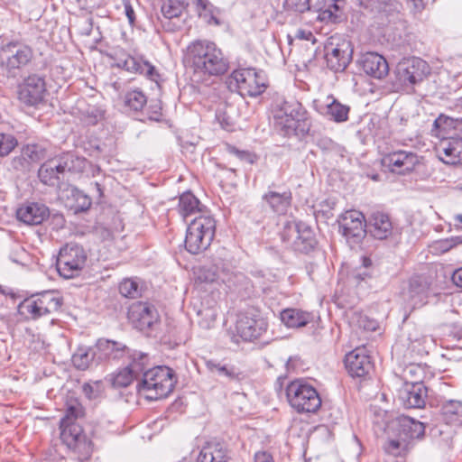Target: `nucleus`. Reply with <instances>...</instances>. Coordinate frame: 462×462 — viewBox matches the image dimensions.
<instances>
[{
	"instance_id": "1",
	"label": "nucleus",
	"mask_w": 462,
	"mask_h": 462,
	"mask_svg": "<svg viewBox=\"0 0 462 462\" xmlns=\"http://www.w3.org/2000/svg\"><path fill=\"white\" fill-rule=\"evenodd\" d=\"M185 60L195 75L202 77L222 76L229 69V61L221 49L208 40L190 42L187 47Z\"/></svg>"
},
{
	"instance_id": "2",
	"label": "nucleus",
	"mask_w": 462,
	"mask_h": 462,
	"mask_svg": "<svg viewBox=\"0 0 462 462\" xmlns=\"http://www.w3.org/2000/svg\"><path fill=\"white\" fill-rule=\"evenodd\" d=\"M275 128L284 136L305 135L310 131L307 110L297 100L277 98L273 105Z\"/></svg>"
},
{
	"instance_id": "3",
	"label": "nucleus",
	"mask_w": 462,
	"mask_h": 462,
	"mask_svg": "<svg viewBox=\"0 0 462 462\" xmlns=\"http://www.w3.org/2000/svg\"><path fill=\"white\" fill-rule=\"evenodd\" d=\"M33 60L34 51L24 42L12 40L0 47V69L7 79L21 78Z\"/></svg>"
},
{
	"instance_id": "4",
	"label": "nucleus",
	"mask_w": 462,
	"mask_h": 462,
	"mask_svg": "<svg viewBox=\"0 0 462 462\" xmlns=\"http://www.w3.org/2000/svg\"><path fill=\"white\" fill-rule=\"evenodd\" d=\"M85 166L84 158L66 152L43 162L38 171V177L45 185L59 187L68 172H81Z\"/></svg>"
},
{
	"instance_id": "5",
	"label": "nucleus",
	"mask_w": 462,
	"mask_h": 462,
	"mask_svg": "<svg viewBox=\"0 0 462 462\" xmlns=\"http://www.w3.org/2000/svg\"><path fill=\"white\" fill-rule=\"evenodd\" d=\"M176 382L175 373L171 368L159 365L143 373L137 388L147 400L156 401L167 397L173 391Z\"/></svg>"
},
{
	"instance_id": "6",
	"label": "nucleus",
	"mask_w": 462,
	"mask_h": 462,
	"mask_svg": "<svg viewBox=\"0 0 462 462\" xmlns=\"http://www.w3.org/2000/svg\"><path fill=\"white\" fill-rule=\"evenodd\" d=\"M216 234V220L210 214L197 216L188 225L185 248L191 254L207 250Z\"/></svg>"
},
{
	"instance_id": "7",
	"label": "nucleus",
	"mask_w": 462,
	"mask_h": 462,
	"mask_svg": "<svg viewBox=\"0 0 462 462\" xmlns=\"http://www.w3.org/2000/svg\"><path fill=\"white\" fill-rule=\"evenodd\" d=\"M430 72L431 68L424 60L415 56L403 58L395 66L393 84L397 88L414 91Z\"/></svg>"
},
{
	"instance_id": "8",
	"label": "nucleus",
	"mask_w": 462,
	"mask_h": 462,
	"mask_svg": "<svg viewBox=\"0 0 462 462\" xmlns=\"http://www.w3.org/2000/svg\"><path fill=\"white\" fill-rule=\"evenodd\" d=\"M285 391L289 404L298 413H315L321 406L317 389L302 379L290 382Z\"/></svg>"
},
{
	"instance_id": "9",
	"label": "nucleus",
	"mask_w": 462,
	"mask_h": 462,
	"mask_svg": "<svg viewBox=\"0 0 462 462\" xmlns=\"http://www.w3.org/2000/svg\"><path fill=\"white\" fill-rule=\"evenodd\" d=\"M226 84L231 91H236L243 97H255L267 88L264 73L254 68L235 69L227 78Z\"/></svg>"
},
{
	"instance_id": "10",
	"label": "nucleus",
	"mask_w": 462,
	"mask_h": 462,
	"mask_svg": "<svg viewBox=\"0 0 462 462\" xmlns=\"http://www.w3.org/2000/svg\"><path fill=\"white\" fill-rule=\"evenodd\" d=\"M60 439L79 462H88L93 453V443L79 423L60 424Z\"/></svg>"
},
{
	"instance_id": "11",
	"label": "nucleus",
	"mask_w": 462,
	"mask_h": 462,
	"mask_svg": "<svg viewBox=\"0 0 462 462\" xmlns=\"http://www.w3.org/2000/svg\"><path fill=\"white\" fill-rule=\"evenodd\" d=\"M87 261L84 248L76 244H66L60 249L56 261L59 274L65 279H71L79 275Z\"/></svg>"
},
{
	"instance_id": "12",
	"label": "nucleus",
	"mask_w": 462,
	"mask_h": 462,
	"mask_svg": "<svg viewBox=\"0 0 462 462\" xmlns=\"http://www.w3.org/2000/svg\"><path fill=\"white\" fill-rule=\"evenodd\" d=\"M109 57L116 60V67L124 69L128 72L144 75L154 82H158L161 79L159 72L153 65L142 58L131 56L124 49L115 48L109 54Z\"/></svg>"
},
{
	"instance_id": "13",
	"label": "nucleus",
	"mask_w": 462,
	"mask_h": 462,
	"mask_svg": "<svg viewBox=\"0 0 462 462\" xmlns=\"http://www.w3.org/2000/svg\"><path fill=\"white\" fill-rule=\"evenodd\" d=\"M267 320L254 310H246L238 315L236 331L244 341H254L266 332Z\"/></svg>"
},
{
	"instance_id": "14",
	"label": "nucleus",
	"mask_w": 462,
	"mask_h": 462,
	"mask_svg": "<svg viewBox=\"0 0 462 462\" xmlns=\"http://www.w3.org/2000/svg\"><path fill=\"white\" fill-rule=\"evenodd\" d=\"M388 428L411 448L415 440H422L425 437L426 424L405 415L393 419Z\"/></svg>"
},
{
	"instance_id": "15",
	"label": "nucleus",
	"mask_w": 462,
	"mask_h": 462,
	"mask_svg": "<svg viewBox=\"0 0 462 462\" xmlns=\"http://www.w3.org/2000/svg\"><path fill=\"white\" fill-rule=\"evenodd\" d=\"M18 99L27 106H36L44 100L46 82L42 76L29 74L17 87Z\"/></svg>"
},
{
	"instance_id": "16",
	"label": "nucleus",
	"mask_w": 462,
	"mask_h": 462,
	"mask_svg": "<svg viewBox=\"0 0 462 462\" xmlns=\"http://www.w3.org/2000/svg\"><path fill=\"white\" fill-rule=\"evenodd\" d=\"M339 230L349 244H359L365 236L366 225L365 216L357 210H348L338 219Z\"/></svg>"
},
{
	"instance_id": "17",
	"label": "nucleus",
	"mask_w": 462,
	"mask_h": 462,
	"mask_svg": "<svg viewBox=\"0 0 462 462\" xmlns=\"http://www.w3.org/2000/svg\"><path fill=\"white\" fill-rule=\"evenodd\" d=\"M353 48L346 40L334 44L329 42L325 45L327 67L334 72H343L352 60Z\"/></svg>"
},
{
	"instance_id": "18",
	"label": "nucleus",
	"mask_w": 462,
	"mask_h": 462,
	"mask_svg": "<svg viewBox=\"0 0 462 462\" xmlns=\"http://www.w3.org/2000/svg\"><path fill=\"white\" fill-rule=\"evenodd\" d=\"M430 294L431 282L423 275L412 276L409 281L408 288L402 292L404 300L411 310L425 305Z\"/></svg>"
},
{
	"instance_id": "19",
	"label": "nucleus",
	"mask_w": 462,
	"mask_h": 462,
	"mask_svg": "<svg viewBox=\"0 0 462 462\" xmlns=\"http://www.w3.org/2000/svg\"><path fill=\"white\" fill-rule=\"evenodd\" d=\"M398 399L405 408H424L428 399V388L423 382H405L398 391Z\"/></svg>"
},
{
	"instance_id": "20",
	"label": "nucleus",
	"mask_w": 462,
	"mask_h": 462,
	"mask_svg": "<svg viewBox=\"0 0 462 462\" xmlns=\"http://www.w3.org/2000/svg\"><path fill=\"white\" fill-rule=\"evenodd\" d=\"M438 158L448 165L462 164V137L454 134L452 136L441 138L435 143Z\"/></svg>"
},
{
	"instance_id": "21",
	"label": "nucleus",
	"mask_w": 462,
	"mask_h": 462,
	"mask_svg": "<svg viewBox=\"0 0 462 462\" xmlns=\"http://www.w3.org/2000/svg\"><path fill=\"white\" fill-rule=\"evenodd\" d=\"M418 162L419 159L415 152L404 150L388 152L382 158L383 166L398 174L411 171Z\"/></svg>"
},
{
	"instance_id": "22",
	"label": "nucleus",
	"mask_w": 462,
	"mask_h": 462,
	"mask_svg": "<svg viewBox=\"0 0 462 462\" xmlns=\"http://www.w3.org/2000/svg\"><path fill=\"white\" fill-rule=\"evenodd\" d=\"M344 363L347 373L352 377H365L374 369V364L365 347H356L347 353Z\"/></svg>"
},
{
	"instance_id": "23",
	"label": "nucleus",
	"mask_w": 462,
	"mask_h": 462,
	"mask_svg": "<svg viewBox=\"0 0 462 462\" xmlns=\"http://www.w3.org/2000/svg\"><path fill=\"white\" fill-rule=\"evenodd\" d=\"M129 319L137 329L145 330L157 323L160 316L157 309L152 304L138 301L130 307Z\"/></svg>"
},
{
	"instance_id": "24",
	"label": "nucleus",
	"mask_w": 462,
	"mask_h": 462,
	"mask_svg": "<svg viewBox=\"0 0 462 462\" xmlns=\"http://www.w3.org/2000/svg\"><path fill=\"white\" fill-rule=\"evenodd\" d=\"M97 356V363L110 360H119L129 353V347L119 341L99 338L94 345Z\"/></svg>"
},
{
	"instance_id": "25",
	"label": "nucleus",
	"mask_w": 462,
	"mask_h": 462,
	"mask_svg": "<svg viewBox=\"0 0 462 462\" xmlns=\"http://www.w3.org/2000/svg\"><path fill=\"white\" fill-rule=\"evenodd\" d=\"M362 70L368 76L382 79L389 73V65L385 58L376 52H366L358 60Z\"/></svg>"
},
{
	"instance_id": "26",
	"label": "nucleus",
	"mask_w": 462,
	"mask_h": 462,
	"mask_svg": "<svg viewBox=\"0 0 462 462\" xmlns=\"http://www.w3.org/2000/svg\"><path fill=\"white\" fill-rule=\"evenodd\" d=\"M49 216V208L37 202L24 204L16 211L17 219L28 226L41 225Z\"/></svg>"
},
{
	"instance_id": "27",
	"label": "nucleus",
	"mask_w": 462,
	"mask_h": 462,
	"mask_svg": "<svg viewBox=\"0 0 462 462\" xmlns=\"http://www.w3.org/2000/svg\"><path fill=\"white\" fill-rule=\"evenodd\" d=\"M316 110L328 120L340 124L348 120L350 107L333 97H328L327 103L317 105Z\"/></svg>"
},
{
	"instance_id": "28",
	"label": "nucleus",
	"mask_w": 462,
	"mask_h": 462,
	"mask_svg": "<svg viewBox=\"0 0 462 462\" xmlns=\"http://www.w3.org/2000/svg\"><path fill=\"white\" fill-rule=\"evenodd\" d=\"M366 230L373 237L379 240L388 238L393 232V224L390 217L383 212H374L371 215Z\"/></svg>"
},
{
	"instance_id": "29",
	"label": "nucleus",
	"mask_w": 462,
	"mask_h": 462,
	"mask_svg": "<svg viewBox=\"0 0 462 462\" xmlns=\"http://www.w3.org/2000/svg\"><path fill=\"white\" fill-rule=\"evenodd\" d=\"M316 245L317 239L311 227L302 221L298 222V231L292 241V249L299 253L309 254Z\"/></svg>"
},
{
	"instance_id": "30",
	"label": "nucleus",
	"mask_w": 462,
	"mask_h": 462,
	"mask_svg": "<svg viewBox=\"0 0 462 462\" xmlns=\"http://www.w3.org/2000/svg\"><path fill=\"white\" fill-rule=\"evenodd\" d=\"M263 200L273 212L285 215L291 205L292 195L289 189L282 192L269 190L263 195Z\"/></svg>"
},
{
	"instance_id": "31",
	"label": "nucleus",
	"mask_w": 462,
	"mask_h": 462,
	"mask_svg": "<svg viewBox=\"0 0 462 462\" xmlns=\"http://www.w3.org/2000/svg\"><path fill=\"white\" fill-rule=\"evenodd\" d=\"M229 458L228 451L223 444L209 442L201 448L197 462H228Z\"/></svg>"
},
{
	"instance_id": "32",
	"label": "nucleus",
	"mask_w": 462,
	"mask_h": 462,
	"mask_svg": "<svg viewBox=\"0 0 462 462\" xmlns=\"http://www.w3.org/2000/svg\"><path fill=\"white\" fill-rule=\"evenodd\" d=\"M178 208L184 219L191 215L209 214L207 208L189 191L180 195Z\"/></svg>"
},
{
	"instance_id": "33",
	"label": "nucleus",
	"mask_w": 462,
	"mask_h": 462,
	"mask_svg": "<svg viewBox=\"0 0 462 462\" xmlns=\"http://www.w3.org/2000/svg\"><path fill=\"white\" fill-rule=\"evenodd\" d=\"M458 126V119L441 114L433 122L431 135L441 140V138L452 136L454 133H457Z\"/></svg>"
},
{
	"instance_id": "34",
	"label": "nucleus",
	"mask_w": 462,
	"mask_h": 462,
	"mask_svg": "<svg viewBox=\"0 0 462 462\" xmlns=\"http://www.w3.org/2000/svg\"><path fill=\"white\" fill-rule=\"evenodd\" d=\"M280 316L282 322L288 328L305 327L313 320L312 313L299 309L283 310Z\"/></svg>"
},
{
	"instance_id": "35",
	"label": "nucleus",
	"mask_w": 462,
	"mask_h": 462,
	"mask_svg": "<svg viewBox=\"0 0 462 462\" xmlns=\"http://www.w3.org/2000/svg\"><path fill=\"white\" fill-rule=\"evenodd\" d=\"M326 6V0H284L283 7L287 12L303 14L308 11L320 12Z\"/></svg>"
},
{
	"instance_id": "36",
	"label": "nucleus",
	"mask_w": 462,
	"mask_h": 462,
	"mask_svg": "<svg viewBox=\"0 0 462 462\" xmlns=\"http://www.w3.org/2000/svg\"><path fill=\"white\" fill-rule=\"evenodd\" d=\"M73 365L79 370H87L92 363H97V356L95 346H79L72 355L71 358Z\"/></svg>"
},
{
	"instance_id": "37",
	"label": "nucleus",
	"mask_w": 462,
	"mask_h": 462,
	"mask_svg": "<svg viewBox=\"0 0 462 462\" xmlns=\"http://www.w3.org/2000/svg\"><path fill=\"white\" fill-rule=\"evenodd\" d=\"M441 416L447 424H460L462 422V402L449 400L441 406Z\"/></svg>"
},
{
	"instance_id": "38",
	"label": "nucleus",
	"mask_w": 462,
	"mask_h": 462,
	"mask_svg": "<svg viewBox=\"0 0 462 462\" xmlns=\"http://www.w3.org/2000/svg\"><path fill=\"white\" fill-rule=\"evenodd\" d=\"M40 305V310L44 315H48L57 311L62 305L61 298L56 296L51 291H43L34 296Z\"/></svg>"
},
{
	"instance_id": "39",
	"label": "nucleus",
	"mask_w": 462,
	"mask_h": 462,
	"mask_svg": "<svg viewBox=\"0 0 462 462\" xmlns=\"http://www.w3.org/2000/svg\"><path fill=\"white\" fill-rule=\"evenodd\" d=\"M207 366L212 373L217 374L218 376L226 377L229 381H240L244 377L242 372L233 365H222L208 361Z\"/></svg>"
},
{
	"instance_id": "40",
	"label": "nucleus",
	"mask_w": 462,
	"mask_h": 462,
	"mask_svg": "<svg viewBox=\"0 0 462 462\" xmlns=\"http://www.w3.org/2000/svg\"><path fill=\"white\" fill-rule=\"evenodd\" d=\"M147 104L145 94L139 89L127 91L124 96V106L125 109L133 112L141 111Z\"/></svg>"
},
{
	"instance_id": "41",
	"label": "nucleus",
	"mask_w": 462,
	"mask_h": 462,
	"mask_svg": "<svg viewBox=\"0 0 462 462\" xmlns=\"http://www.w3.org/2000/svg\"><path fill=\"white\" fill-rule=\"evenodd\" d=\"M84 415V408L76 398L69 397L66 401L65 415L60 424L78 423L77 419Z\"/></svg>"
},
{
	"instance_id": "42",
	"label": "nucleus",
	"mask_w": 462,
	"mask_h": 462,
	"mask_svg": "<svg viewBox=\"0 0 462 462\" xmlns=\"http://www.w3.org/2000/svg\"><path fill=\"white\" fill-rule=\"evenodd\" d=\"M130 362L127 367L138 377L148 365V355L140 351L131 350L126 354Z\"/></svg>"
},
{
	"instance_id": "43",
	"label": "nucleus",
	"mask_w": 462,
	"mask_h": 462,
	"mask_svg": "<svg viewBox=\"0 0 462 462\" xmlns=\"http://www.w3.org/2000/svg\"><path fill=\"white\" fill-rule=\"evenodd\" d=\"M187 5L180 0H164L162 2L161 12L164 18L172 19L181 15Z\"/></svg>"
},
{
	"instance_id": "44",
	"label": "nucleus",
	"mask_w": 462,
	"mask_h": 462,
	"mask_svg": "<svg viewBox=\"0 0 462 462\" xmlns=\"http://www.w3.org/2000/svg\"><path fill=\"white\" fill-rule=\"evenodd\" d=\"M19 312L24 315L27 319H37L45 316L42 310H40V305L35 300L34 296L25 299L19 305Z\"/></svg>"
},
{
	"instance_id": "45",
	"label": "nucleus",
	"mask_w": 462,
	"mask_h": 462,
	"mask_svg": "<svg viewBox=\"0 0 462 462\" xmlns=\"http://www.w3.org/2000/svg\"><path fill=\"white\" fill-rule=\"evenodd\" d=\"M71 197L74 203L70 205V208L73 209L75 213L85 212L88 210L92 205L91 199L79 189H73L71 190Z\"/></svg>"
},
{
	"instance_id": "46",
	"label": "nucleus",
	"mask_w": 462,
	"mask_h": 462,
	"mask_svg": "<svg viewBox=\"0 0 462 462\" xmlns=\"http://www.w3.org/2000/svg\"><path fill=\"white\" fill-rule=\"evenodd\" d=\"M213 267L219 273L220 280L223 282H232V272L231 264L221 257H213L212 259Z\"/></svg>"
},
{
	"instance_id": "47",
	"label": "nucleus",
	"mask_w": 462,
	"mask_h": 462,
	"mask_svg": "<svg viewBox=\"0 0 462 462\" xmlns=\"http://www.w3.org/2000/svg\"><path fill=\"white\" fill-rule=\"evenodd\" d=\"M383 448L386 453L394 457H399L404 455L408 450H410V448H411V447L406 441H403L398 437L396 439H389L384 444Z\"/></svg>"
},
{
	"instance_id": "48",
	"label": "nucleus",
	"mask_w": 462,
	"mask_h": 462,
	"mask_svg": "<svg viewBox=\"0 0 462 462\" xmlns=\"http://www.w3.org/2000/svg\"><path fill=\"white\" fill-rule=\"evenodd\" d=\"M119 292L125 298L135 299L140 296L141 290L137 282L133 279H125L119 284Z\"/></svg>"
},
{
	"instance_id": "49",
	"label": "nucleus",
	"mask_w": 462,
	"mask_h": 462,
	"mask_svg": "<svg viewBox=\"0 0 462 462\" xmlns=\"http://www.w3.org/2000/svg\"><path fill=\"white\" fill-rule=\"evenodd\" d=\"M134 378L137 376L126 366L114 375L112 384L116 388L127 387Z\"/></svg>"
},
{
	"instance_id": "50",
	"label": "nucleus",
	"mask_w": 462,
	"mask_h": 462,
	"mask_svg": "<svg viewBox=\"0 0 462 462\" xmlns=\"http://www.w3.org/2000/svg\"><path fill=\"white\" fill-rule=\"evenodd\" d=\"M22 152L32 163L39 162L44 157L45 150L38 143H28L22 148Z\"/></svg>"
},
{
	"instance_id": "51",
	"label": "nucleus",
	"mask_w": 462,
	"mask_h": 462,
	"mask_svg": "<svg viewBox=\"0 0 462 462\" xmlns=\"http://www.w3.org/2000/svg\"><path fill=\"white\" fill-rule=\"evenodd\" d=\"M197 10L199 16L208 17L209 22L213 21L215 24H219V20L215 16V7L208 0H196Z\"/></svg>"
},
{
	"instance_id": "52",
	"label": "nucleus",
	"mask_w": 462,
	"mask_h": 462,
	"mask_svg": "<svg viewBox=\"0 0 462 462\" xmlns=\"http://www.w3.org/2000/svg\"><path fill=\"white\" fill-rule=\"evenodd\" d=\"M198 279L202 282L211 283L220 280L219 273L213 267V263L210 265H203L199 268Z\"/></svg>"
},
{
	"instance_id": "53",
	"label": "nucleus",
	"mask_w": 462,
	"mask_h": 462,
	"mask_svg": "<svg viewBox=\"0 0 462 462\" xmlns=\"http://www.w3.org/2000/svg\"><path fill=\"white\" fill-rule=\"evenodd\" d=\"M18 145L17 139L9 134H0V156H7Z\"/></svg>"
},
{
	"instance_id": "54",
	"label": "nucleus",
	"mask_w": 462,
	"mask_h": 462,
	"mask_svg": "<svg viewBox=\"0 0 462 462\" xmlns=\"http://www.w3.org/2000/svg\"><path fill=\"white\" fill-rule=\"evenodd\" d=\"M226 152L229 154L236 156L241 162H245L249 164H254L257 161V155L255 153L246 150H239L236 146L230 144L226 145Z\"/></svg>"
},
{
	"instance_id": "55",
	"label": "nucleus",
	"mask_w": 462,
	"mask_h": 462,
	"mask_svg": "<svg viewBox=\"0 0 462 462\" xmlns=\"http://www.w3.org/2000/svg\"><path fill=\"white\" fill-rule=\"evenodd\" d=\"M374 10L383 18H388L396 10V4L393 0H377Z\"/></svg>"
},
{
	"instance_id": "56",
	"label": "nucleus",
	"mask_w": 462,
	"mask_h": 462,
	"mask_svg": "<svg viewBox=\"0 0 462 462\" xmlns=\"http://www.w3.org/2000/svg\"><path fill=\"white\" fill-rule=\"evenodd\" d=\"M298 231V222H286L281 231V239L288 246L292 248V241L295 239Z\"/></svg>"
},
{
	"instance_id": "57",
	"label": "nucleus",
	"mask_w": 462,
	"mask_h": 462,
	"mask_svg": "<svg viewBox=\"0 0 462 462\" xmlns=\"http://www.w3.org/2000/svg\"><path fill=\"white\" fill-rule=\"evenodd\" d=\"M11 169L16 171L27 172L30 171L32 162L22 152L21 154L12 159Z\"/></svg>"
},
{
	"instance_id": "58",
	"label": "nucleus",
	"mask_w": 462,
	"mask_h": 462,
	"mask_svg": "<svg viewBox=\"0 0 462 462\" xmlns=\"http://www.w3.org/2000/svg\"><path fill=\"white\" fill-rule=\"evenodd\" d=\"M424 374V369L420 365H411L404 370L405 382H423Z\"/></svg>"
},
{
	"instance_id": "59",
	"label": "nucleus",
	"mask_w": 462,
	"mask_h": 462,
	"mask_svg": "<svg viewBox=\"0 0 462 462\" xmlns=\"http://www.w3.org/2000/svg\"><path fill=\"white\" fill-rule=\"evenodd\" d=\"M101 388L102 383L96 381L94 383H85L82 386V391L88 400H95L100 395Z\"/></svg>"
},
{
	"instance_id": "60",
	"label": "nucleus",
	"mask_w": 462,
	"mask_h": 462,
	"mask_svg": "<svg viewBox=\"0 0 462 462\" xmlns=\"http://www.w3.org/2000/svg\"><path fill=\"white\" fill-rule=\"evenodd\" d=\"M104 119V111L98 107H90L87 110L84 122L88 125H96Z\"/></svg>"
},
{
	"instance_id": "61",
	"label": "nucleus",
	"mask_w": 462,
	"mask_h": 462,
	"mask_svg": "<svg viewBox=\"0 0 462 462\" xmlns=\"http://www.w3.org/2000/svg\"><path fill=\"white\" fill-rule=\"evenodd\" d=\"M162 107L161 101L155 100L152 101L147 108V116L150 120L159 122L162 119Z\"/></svg>"
},
{
	"instance_id": "62",
	"label": "nucleus",
	"mask_w": 462,
	"mask_h": 462,
	"mask_svg": "<svg viewBox=\"0 0 462 462\" xmlns=\"http://www.w3.org/2000/svg\"><path fill=\"white\" fill-rule=\"evenodd\" d=\"M123 5L125 8V16L128 19L130 25H134L135 23V13L130 3V0H123Z\"/></svg>"
},
{
	"instance_id": "63",
	"label": "nucleus",
	"mask_w": 462,
	"mask_h": 462,
	"mask_svg": "<svg viewBox=\"0 0 462 462\" xmlns=\"http://www.w3.org/2000/svg\"><path fill=\"white\" fill-rule=\"evenodd\" d=\"M406 3L414 14H420L425 8L424 0H406Z\"/></svg>"
},
{
	"instance_id": "64",
	"label": "nucleus",
	"mask_w": 462,
	"mask_h": 462,
	"mask_svg": "<svg viewBox=\"0 0 462 462\" xmlns=\"http://www.w3.org/2000/svg\"><path fill=\"white\" fill-rule=\"evenodd\" d=\"M254 462H274L272 455L266 451L256 452Z\"/></svg>"
}]
</instances>
